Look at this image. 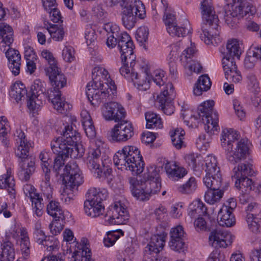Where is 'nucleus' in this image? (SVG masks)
<instances>
[{
  "mask_svg": "<svg viewBox=\"0 0 261 261\" xmlns=\"http://www.w3.org/2000/svg\"><path fill=\"white\" fill-rule=\"evenodd\" d=\"M16 133V141L18 145L15 153L20 160L18 175L21 180L27 181L35 171V161L33 158L29 156L31 144L27 141L24 133L21 130L17 131Z\"/></svg>",
  "mask_w": 261,
  "mask_h": 261,
  "instance_id": "39448f33",
  "label": "nucleus"
},
{
  "mask_svg": "<svg viewBox=\"0 0 261 261\" xmlns=\"http://www.w3.org/2000/svg\"><path fill=\"white\" fill-rule=\"evenodd\" d=\"M14 186L15 182L11 175V170L8 169L7 173L0 177V189H6L10 195H13L15 194Z\"/></svg>",
  "mask_w": 261,
  "mask_h": 261,
  "instance_id": "f704fd0d",
  "label": "nucleus"
},
{
  "mask_svg": "<svg viewBox=\"0 0 261 261\" xmlns=\"http://www.w3.org/2000/svg\"><path fill=\"white\" fill-rule=\"evenodd\" d=\"M42 57L48 62L49 66L45 68V72H48L49 70L57 67L56 61L53 54L47 50H44L41 53Z\"/></svg>",
  "mask_w": 261,
  "mask_h": 261,
  "instance_id": "6e6d98bb",
  "label": "nucleus"
},
{
  "mask_svg": "<svg viewBox=\"0 0 261 261\" xmlns=\"http://www.w3.org/2000/svg\"><path fill=\"white\" fill-rule=\"evenodd\" d=\"M63 137H59L54 138L50 143V147L53 152L57 155L54 159L53 170L55 173L56 177H58L59 174L64 172L65 168L70 163L76 164L74 161L69 162L66 166H64L65 160L69 156L75 157L73 154L74 150H72L68 144L63 142Z\"/></svg>",
  "mask_w": 261,
  "mask_h": 261,
  "instance_id": "1a4fd4ad",
  "label": "nucleus"
},
{
  "mask_svg": "<svg viewBox=\"0 0 261 261\" xmlns=\"http://www.w3.org/2000/svg\"><path fill=\"white\" fill-rule=\"evenodd\" d=\"M246 211L247 213V215H252L253 216L261 215V211L258 207V204L253 202L252 200L248 204Z\"/></svg>",
  "mask_w": 261,
  "mask_h": 261,
  "instance_id": "774afa93",
  "label": "nucleus"
},
{
  "mask_svg": "<svg viewBox=\"0 0 261 261\" xmlns=\"http://www.w3.org/2000/svg\"><path fill=\"white\" fill-rule=\"evenodd\" d=\"M86 155L85 163L87 168L92 172L100 175L101 172L99 168L103 164L100 148L96 146L90 147Z\"/></svg>",
  "mask_w": 261,
  "mask_h": 261,
  "instance_id": "a211bd4d",
  "label": "nucleus"
},
{
  "mask_svg": "<svg viewBox=\"0 0 261 261\" xmlns=\"http://www.w3.org/2000/svg\"><path fill=\"white\" fill-rule=\"evenodd\" d=\"M252 165L250 164H241L233 169L234 175L232 178H240L243 177H248L252 175Z\"/></svg>",
  "mask_w": 261,
  "mask_h": 261,
  "instance_id": "79ce46f5",
  "label": "nucleus"
},
{
  "mask_svg": "<svg viewBox=\"0 0 261 261\" xmlns=\"http://www.w3.org/2000/svg\"><path fill=\"white\" fill-rule=\"evenodd\" d=\"M104 3L110 7L118 5L122 8V21L127 29H132L137 21V18L143 19L146 16L145 6L141 1L134 0H103Z\"/></svg>",
  "mask_w": 261,
  "mask_h": 261,
  "instance_id": "7ed1b4c3",
  "label": "nucleus"
},
{
  "mask_svg": "<svg viewBox=\"0 0 261 261\" xmlns=\"http://www.w3.org/2000/svg\"><path fill=\"white\" fill-rule=\"evenodd\" d=\"M120 236L118 232L110 231L108 232L107 236L103 239V243L105 246L109 247L112 246L116 241L119 238Z\"/></svg>",
  "mask_w": 261,
  "mask_h": 261,
  "instance_id": "e2e57ef3",
  "label": "nucleus"
},
{
  "mask_svg": "<svg viewBox=\"0 0 261 261\" xmlns=\"http://www.w3.org/2000/svg\"><path fill=\"white\" fill-rule=\"evenodd\" d=\"M50 175H45L44 180L41 185L44 196L45 195L48 199L50 198L53 192V188L50 186Z\"/></svg>",
  "mask_w": 261,
  "mask_h": 261,
  "instance_id": "052dcab7",
  "label": "nucleus"
},
{
  "mask_svg": "<svg viewBox=\"0 0 261 261\" xmlns=\"http://www.w3.org/2000/svg\"><path fill=\"white\" fill-rule=\"evenodd\" d=\"M143 178L145 180L144 192L148 200L151 194H155L160 191L161 183L158 172L152 167L144 174Z\"/></svg>",
  "mask_w": 261,
  "mask_h": 261,
  "instance_id": "dca6fc26",
  "label": "nucleus"
},
{
  "mask_svg": "<svg viewBox=\"0 0 261 261\" xmlns=\"http://www.w3.org/2000/svg\"><path fill=\"white\" fill-rule=\"evenodd\" d=\"M13 30L11 26L4 22L0 23V37L2 42L10 46L13 42Z\"/></svg>",
  "mask_w": 261,
  "mask_h": 261,
  "instance_id": "4c0bfd02",
  "label": "nucleus"
},
{
  "mask_svg": "<svg viewBox=\"0 0 261 261\" xmlns=\"http://www.w3.org/2000/svg\"><path fill=\"white\" fill-rule=\"evenodd\" d=\"M108 196L105 189L101 190L91 188L86 194L87 199L84 202L85 213L93 218L97 217L103 214L105 206L102 202Z\"/></svg>",
  "mask_w": 261,
  "mask_h": 261,
  "instance_id": "9d476101",
  "label": "nucleus"
},
{
  "mask_svg": "<svg viewBox=\"0 0 261 261\" xmlns=\"http://www.w3.org/2000/svg\"><path fill=\"white\" fill-rule=\"evenodd\" d=\"M241 54V49L239 41L233 39L228 40L226 44V51L224 53V56L234 58L236 57L239 59Z\"/></svg>",
  "mask_w": 261,
  "mask_h": 261,
  "instance_id": "a19ab883",
  "label": "nucleus"
},
{
  "mask_svg": "<svg viewBox=\"0 0 261 261\" xmlns=\"http://www.w3.org/2000/svg\"><path fill=\"white\" fill-rule=\"evenodd\" d=\"M170 137L173 145L176 149H180L184 145V137L185 135L184 130L177 128L170 132Z\"/></svg>",
  "mask_w": 261,
  "mask_h": 261,
  "instance_id": "c03bdc74",
  "label": "nucleus"
},
{
  "mask_svg": "<svg viewBox=\"0 0 261 261\" xmlns=\"http://www.w3.org/2000/svg\"><path fill=\"white\" fill-rule=\"evenodd\" d=\"M248 228L254 233L261 231V215L253 216L252 215H247L246 217Z\"/></svg>",
  "mask_w": 261,
  "mask_h": 261,
  "instance_id": "a18cd8bd",
  "label": "nucleus"
},
{
  "mask_svg": "<svg viewBox=\"0 0 261 261\" xmlns=\"http://www.w3.org/2000/svg\"><path fill=\"white\" fill-rule=\"evenodd\" d=\"M196 188L195 178L191 177L182 185L178 187V191L182 194H188L192 193Z\"/></svg>",
  "mask_w": 261,
  "mask_h": 261,
  "instance_id": "5fc2aeb1",
  "label": "nucleus"
},
{
  "mask_svg": "<svg viewBox=\"0 0 261 261\" xmlns=\"http://www.w3.org/2000/svg\"><path fill=\"white\" fill-rule=\"evenodd\" d=\"M169 246L172 250L179 253H184L187 248L184 239H177L174 241L170 240L169 242Z\"/></svg>",
  "mask_w": 261,
  "mask_h": 261,
  "instance_id": "13d9d810",
  "label": "nucleus"
},
{
  "mask_svg": "<svg viewBox=\"0 0 261 261\" xmlns=\"http://www.w3.org/2000/svg\"><path fill=\"white\" fill-rule=\"evenodd\" d=\"M116 89L114 82L110 78L108 71L97 67L92 70V82L87 86L86 95L92 105L96 107L111 96L110 91Z\"/></svg>",
  "mask_w": 261,
  "mask_h": 261,
  "instance_id": "f257e3e1",
  "label": "nucleus"
},
{
  "mask_svg": "<svg viewBox=\"0 0 261 261\" xmlns=\"http://www.w3.org/2000/svg\"><path fill=\"white\" fill-rule=\"evenodd\" d=\"M164 235L155 234L151 237L149 243L145 247L143 261H148L152 257L159 256V253L163 249L165 239Z\"/></svg>",
  "mask_w": 261,
  "mask_h": 261,
  "instance_id": "f3484780",
  "label": "nucleus"
},
{
  "mask_svg": "<svg viewBox=\"0 0 261 261\" xmlns=\"http://www.w3.org/2000/svg\"><path fill=\"white\" fill-rule=\"evenodd\" d=\"M10 95L18 102L22 99H24L25 96L28 98L29 93H27L24 84L21 83H15L11 87Z\"/></svg>",
  "mask_w": 261,
  "mask_h": 261,
  "instance_id": "c9c22d12",
  "label": "nucleus"
},
{
  "mask_svg": "<svg viewBox=\"0 0 261 261\" xmlns=\"http://www.w3.org/2000/svg\"><path fill=\"white\" fill-rule=\"evenodd\" d=\"M46 211L47 213L55 219L61 220L62 222L64 221L65 218L59 202L51 200L47 205Z\"/></svg>",
  "mask_w": 261,
  "mask_h": 261,
  "instance_id": "e433bc0d",
  "label": "nucleus"
},
{
  "mask_svg": "<svg viewBox=\"0 0 261 261\" xmlns=\"http://www.w3.org/2000/svg\"><path fill=\"white\" fill-rule=\"evenodd\" d=\"M65 169V171L59 173L58 176L64 186L61 199L66 203H69L72 199L73 189L83 184L84 178L77 164L70 163Z\"/></svg>",
  "mask_w": 261,
  "mask_h": 261,
  "instance_id": "0eeeda50",
  "label": "nucleus"
},
{
  "mask_svg": "<svg viewBox=\"0 0 261 261\" xmlns=\"http://www.w3.org/2000/svg\"><path fill=\"white\" fill-rule=\"evenodd\" d=\"M59 241L53 236L48 237L44 240L43 245L46 247L48 251H53L57 250L59 248Z\"/></svg>",
  "mask_w": 261,
  "mask_h": 261,
  "instance_id": "bf43d9fd",
  "label": "nucleus"
},
{
  "mask_svg": "<svg viewBox=\"0 0 261 261\" xmlns=\"http://www.w3.org/2000/svg\"><path fill=\"white\" fill-rule=\"evenodd\" d=\"M146 121V127L147 128H162L163 124L160 117L153 112H147L145 115Z\"/></svg>",
  "mask_w": 261,
  "mask_h": 261,
  "instance_id": "37998d69",
  "label": "nucleus"
},
{
  "mask_svg": "<svg viewBox=\"0 0 261 261\" xmlns=\"http://www.w3.org/2000/svg\"><path fill=\"white\" fill-rule=\"evenodd\" d=\"M209 240L211 245L216 248H226L232 242L231 234L220 228H217L211 232Z\"/></svg>",
  "mask_w": 261,
  "mask_h": 261,
  "instance_id": "6ab92c4d",
  "label": "nucleus"
},
{
  "mask_svg": "<svg viewBox=\"0 0 261 261\" xmlns=\"http://www.w3.org/2000/svg\"><path fill=\"white\" fill-rule=\"evenodd\" d=\"M150 77L147 73L139 75L137 80H134V83L137 89L140 91H145L150 87Z\"/></svg>",
  "mask_w": 261,
  "mask_h": 261,
  "instance_id": "49530a36",
  "label": "nucleus"
},
{
  "mask_svg": "<svg viewBox=\"0 0 261 261\" xmlns=\"http://www.w3.org/2000/svg\"><path fill=\"white\" fill-rule=\"evenodd\" d=\"M225 2L224 19L230 27H235L239 19L247 14L254 13L253 6L245 0H225Z\"/></svg>",
  "mask_w": 261,
  "mask_h": 261,
  "instance_id": "6e6552de",
  "label": "nucleus"
},
{
  "mask_svg": "<svg viewBox=\"0 0 261 261\" xmlns=\"http://www.w3.org/2000/svg\"><path fill=\"white\" fill-rule=\"evenodd\" d=\"M186 70H188L191 73L192 72L199 73L201 71L202 66L197 61L193 60L182 64Z\"/></svg>",
  "mask_w": 261,
  "mask_h": 261,
  "instance_id": "0e129e2a",
  "label": "nucleus"
},
{
  "mask_svg": "<svg viewBox=\"0 0 261 261\" xmlns=\"http://www.w3.org/2000/svg\"><path fill=\"white\" fill-rule=\"evenodd\" d=\"M46 84L40 80H36L31 86L30 91L28 96L27 106L30 110H38L48 98V94L45 93Z\"/></svg>",
  "mask_w": 261,
  "mask_h": 261,
  "instance_id": "f8f14e48",
  "label": "nucleus"
},
{
  "mask_svg": "<svg viewBox=\"0 0 261 261\" xmlns=\"http://www.w3.org/2000/svg\"><path fill=\"white\" fill-rule=\"evenodd\" d=\"M200 10L203 21L201 26V40L207 45L219 44L222 40L219 32L220 27L218 24V16L213 13L211 1L203 0L201 2Z\"/></svg>",
  "mask_w": 261,
  "mask_h": 261,
  "instance_id": "f03ea898",
  "label": "nucleus"
},
{
  "mask_svg": "<svg viewBox=\"0 0 261 261\" xmlns=\"http://www.w3.org/2000/svg\"><path fill=\"white\" fill-rule=\"evenodd\" d=\"M201 172L204 170L206 175H214L220 173V169L217 166V161L215 156L207 155L203 161H202L200 165Z\"/></svg>",
  "mask_w": 261,
  "mask_h": 261,
  "instance_id": "cd10ccee",
  "label": "nucleus"
},
{
  "mask_svg": "<svg viewBox=\"0 0 261 261\" xmlns=\"http://www.w3.org/2000/svg\"><path fill=\"white\" fill-rule=\"evenodd\" d=\"M124 152L122 150L117 151L113 157L114 163L118 169H122L124 167L128 169V166L129 165L128 161H127Z\"/></svg>",
  "mask_w": 261,
  "mask_h": 261,
  "instance_id": "3c124183",
  "label": "nucleus"
},
{
  "mask_svg": "<svg viewBox=\"0 0 261 261\" xmlns=\"http://www.w3.org/2000/svg\"><path fill=\"white\" fill-rule=\"evenodd\" d=\"M122 149L127 161L129 163L128 170L136 174L142 173L144 170V163L138 148L135 146H125Z\"/></svg>",
  "mask_w": 261,
  "mask_h": 261,
  "instance_id": "4468645a",
  "label": "nucleus"
},
{
  "mask_svg": "<svg viewBox=\"0 0 261 261\" xmlns=\"http://www.w3.org/2000/svg\"><path fill=\"white\" fill-rule=\"evenodd\" d=\"M0 261H14L15 258V249L11 241L10 236L6 234L3 238L1 245Z\"/></svg>",
  "mask_w": 261,
  "mask_h": 261,
  "instance_id": "4be33fe9",
  "label": "nucleus"
},
{
  "mask_svg": "<svg viewBox=\"0 0 261 261\" xmlns=\"http://www.w3.org/2000/svg\"><path fill=\"white\" fill-rule=\"evenodd\" d=\"M174 92L173 85L171 83H168L166 84L163 91L158 96L155 102L159 103V108L164 113L170 115L173 113L174 108L172 104V101L174 97Z\"/></svg>",
  "mask_w": 261,
  "mask_h": 261,
  "instance_id": "2eb2a0df",
  "label": "nucleus"
},
{
  "mask_svg": "<svg viewBox=\"0 0 261 261\" xmlns=\"http://www.w3.org/2000/svg\"><path fill=\"white\" fill-rule=\"evenodd\" d=\"M112 215L107 222L112 225L125 224L129 219V214L126 208L120 202H116L111 207Z\"/></svg>",
  "mask_w": 261,
  "mask_h": 261,
  "instance_id": "aec40b11",
  "label": "nucleus"
},
{
  "mask_svg": "<svg viewBox=\"0 0 261 261\" xmlns=\"http://www.w3.org/2000/svg\"><path fill=\"white\" fill-rule=\"evenodd\" d=\"M239 134L232 129H225L222 133V146L226 152L227 160L234 164L245 159L249 154V143L246 139H241L237 143V148L233 150V144L238 139Z\"/></svg>",
  "mask_w": 261,
  "mask_h": 261,
  "instance_id": "20e7f679",
  "label": "nucleus"
},
{
  "mask_svg": "<svg viewBox=\"0 0 261 261\" xmlns=\"http://www.w3.org/2000/svg\"><path fill=\"white\" fill-rule=\"evenodd\" d=\"M254 245L257 248L251 251L250 257L253 260L255 258L257 261H261V238H258L255 241Z\"/></svg>",
  "mask_w": 261,
  "mask_h": 261,
  "instance_id": "338daca9",
  "label": "nucleus"
},
{
  "mask_svg": "<svg viewBox=\"0 0 261 261\" xmlns=\"http://www.w3.org/2000/svg\"><path fill=\"white\" fill-rule=\"evenodd\" d=\"M222 64L225 73L237 70L234 58L224 56L222 60Z\"/></svg>",
  "mask_w": 261,
  "mask_h": 261,
  "instance_id": "4d7b16f0",
  "label": "nucleus"
},
{
  "mask_svg": "<svg viewBox=\"0 0 261 261\" xmlns=\"http://www.w3.org/2000/svg\"><path fill=\"white\" fill-rule=\"evenodd\" d=\"M119 109L118 108V102H110L105 103L102 108V115L106 120L111 121V119L114 116V111Z\"/></svg>",
  "mask_w": 261,
  "mask_h": 261,
  "instance_id": "de8ad7c7",
  "label": "nucleus"
},
{
  "mask_svg": "<svg viewBox=\"0 0 261 261\" xmlns=\"http://www.w3.org/2000/svg\"><path fill=\"white\" fill-rule=\"evenodd\" d=\"M196 54V50L195 48L192 46L188 47L182 52L180 56V60L182 64L191 62L194 59L192 58L194 57Z\"/></svg>",
  "mask_w": 261,
  "mask_h": 261,
  "instance_id": "680f3d73",
  "label": "nucleus"
},
{
  "mask_svg": "<svg viewBox=\"0 0 261 261\" xmlns=\"http://www.w3.org/2000/svg\"><path fill=\"white\" fill-rule=\"evenodd\" d=\"M47 30L53 39L56 41H61L64 36V31L63 28L58 27L56 24H49Z\"/></svg>",
  "mask_w": 261,
  "mask_h": 261,
  "instance_id": "603ef678",
  "label": "nucleus"
},
{
  "mask_svg": "<svg viewBox=\"0 0 261 261\" xmlns=\"http://www.w3.org/2000/svg\"><path fill=\"white\" fill-rule=\"evenodd\" d=\"M118 46L119 48L121 54L126 53L132 54L135 48L130 36L125 32L120 34L118 41Z\"/></svg>",
  "mask_w": 261,
  "mask_h": 261,
  "instance_id": "c756f323",
  "label": "nucleus"
},
{
  "mask_svg": "<svg viewBox=\"0 0 261 261\" xmlns=\"http://www.w3.org/2000/svg\"><path fill=\"white\" fill-rule=\"evenodd\" d=\"M223 193V190H214L211 189H208L207 191L205 193V200L210 204H214L222 198Z\"/></svg>",
  "mask_w": 261,
  "mask_h": 261,
  "instance_id": "09e8293b",
  "label": "nucleus"
},
{
  "mask_svg": "<svg viewBox=\"0 0 261 261\" xmlns=\"http://www.w3.org/2000/svg\"><path fill=\"white\" fill-rule=\"evenodd\" d=\"M166 171L170 178L177 180L183 177L186 174V169L174 163H167L165 167Z\"/></svg>",
  "mask_w": 261,
  "mask_h": 261,
  "instance_id": "72a5a7b5",
  "label": "nucleus"
},
{
  "mask_svg": "<svg viewBox=\"0 0 261 261\" xmlns=\"http://www.w3.org/2000/svg\"><path fill=\"white\" fill-rule=\"evenodd\" d=\"M6 56L9 61L8 66L14 75L20 72L21 56L19 52L15 49L9 47L6 52Z\"/></svg>",
  "mask_w": 261,
  "mask_h": 261,
  "instance_id": "b1692460",
  "label": "nucleus"
},
{
  "mask_svg": "<svg viewBox=\"0 0 261 261\" xmlns=\"http://www.w3.org/2000/svg\"><path fill=\"white\" fill-rule=\"evenodd\" d=\"M212 83L208 75L203 74L200 76L195 83L193 88V94L195 96L202 95L203 92L210 89Z\"/></svg>",
  "mask_w": 261,
  "mask_h": 261,
  "instance_id": "7c9ffc66",
  "label": "nucleus"
},
{
  "mask_svg": "<svg viewBox=\"0 0 261 261\" xmlns=\"http://www.w3.org/2000/svg\"><path fill=\"white\" fill-rule=\"evenodd\" d=\"M81 121L86 136L90 138H93L96 135V131L92 120L89 112L83 110L81 113Z\"/></svg>",
  "mask_w": 261,
  "mask_h": 261,
  "instance_id": "c85d7f7f",
  "label": "nucleus"
},
{
  "mask_svg": "<svg viewBox=\"0 0 261 261\" xmlns=\"http://www.w3.org/2000/svg\"><path fill=\"white\" fill-rule=\"evenodd\" d=\"M134 135L132 124L127 121H122L111 129L109 137L112 142L121 143L128 140Z\"/></svg>",
  "mask_w": 261,
  "mask_h": 261,
  "instance_id": "ddd939ff",
  "label": "nucleus"
},
{
  "mask_svg": "<svg viewBox=\"0 0 261 261\" xmlns=\"http://www.w3.org/2000/svg\"><path fill=\"white\" fill-rule=\"evenodd\" d=\"M236 179V187L242 190V192L248 193L252 190L253 182L252 180L248 177L234 178Z\"/></svg>",
  "mask_w": 261,
  "mask_h": 261,
  "instance_id": "8fccbe9b",
  "label": "nucleus"
},
{
  "mask_svg": "<svg viewBox=\"0 0 261 261\" xmlns=\"http://www.w3.org/2000/svg\"><path fill=\"white\" fill-rule=\"evenodd\" d=\"M107 32L106 44L110 48H114L118 44V41L120 36L118 27L110 23L105 24L103 28Z\"/></svg>",
  "mask_w": 261,
  "mask_h": 261,
  "instance_id": "393cba45",
  "label": "nucleus"
},
{
  "mask_svg": "<svg viewBox=\"0 0 261 261\" xmlns=\"http://www.w3.org/2000/svg\"><path fill=\"white\" fill-rule=\"evenodd\" d=\"M197 154L190 153L185 156V159L188 165L191 167L195 175L200 176L201 174L200 165L202 161H200Z\"/></svg>",
  "mask_w": 261,
  "mask_h": 261,
  "instance_id": "58836bf2",
  "label": "nucleus"
},
{
  "mask_svg": "<svg viewBox=\"0 0 261 261\" xmlns=\"http://www.w3.org/2000/svg\"><path fill=\"white\" fill-rule=\"evenodd\" d=\"M214 106L213 100L204 101L198 108V115H193L190 118L193 122V120H197L198 117H201L204 124V129L210 134H214L219 129L218 115L217 112L214 111Z\"/></svg>",
  "mask_w": 261,
  "mask_h": 261,
  "instance_id": "9b49d317",
  "label": "nucleus"
},
{
  "mask_svg": "<svg viewBox=\"0 0 261 261\" xmlns=\"http://www.w3.org/2000/svg\"><path fill=\"white\" fill-rule=\"evenodd\" d=\"M62 133L63 136L61 137L63 138V142L66 143L72 150L74 149L75 151H77V148L75 147V145L80 139L79 133L69 125L65 126Z\"/></svg>",
  "mask_w": 261,
  "mask_h": 261,
  "instance_id": "bb28decb",
  "label": "nucleus"
},
{
  "mask_svg": "<svg viewBox=\"0 0 261 261\" xmlns=\"http://www.w3.org/2000/svg\"><path fill=\"white\" fill-rule=\"evenodd\" d=\"M81 248L79 251L71 253L70 261H93L91 258V251L88 247L85 240L83 241Z\"/></svg>",
  "mask_w": 261,
  "mask_h": 261,
  "instance_id": "473e14b6",
  "label": "nucleus"
},
{
  "mask_svg": "<svg viewBox=\"0 0 261 261\" xmlns=\"http://www.w3.org/2000/svg\"><path fill=\"white\" fill-rule=\"evenodd\" d=\"M218 223L220 226L231 227L234 225L236 219L231 211L227 206H222L218 214Z\"/></svg>",
  "mask_w": 261,
  "mask_h": 261,
  "instance_id": "a878e982",
  "label": "nucleus"
},
{
  "mask_svg": "<svg viewBox=\"0 0 261 261\" xmlns=\"http://www.w3.org/2000/svg\"><path fill=\"white\" fill-rule=\"evenodd\" d=\"M167 31L170 35L174 37H184L186 35L191 33V28L188 20L185 19L183 25L179 26L177 24L168 27Z\"/></svg>",
  "mask_w": 261,
  "mask_h": 261,
  "instance_id": "2f4dec72",
  "label": "nucleus"
},
{
  "mask_svg": "<svg viewBox=\"0 0 261 261\" xmlns=\"http://www.w3.org/2000/svg\"><path fill=\"white\" fill-rule=\"evenodd\" d=\"M121 58L122 63H126L127 64V65L129 64L130 68L134 70L135 65L136 64V56L134 54L133 51L132 54H121Z\"/></svg>",
  "mask_w": 261,
  "mask_h": 261,
  "instance_id": "69168bd1",
  "label": "nucleus"
},
{
  "mask_svg": "<svg viewBox=\"0 0 261 261\" xmlns=\"http://www.w3.org/2000/svg\"><path fill=\"white\" fill-rule=\"evenodd\" d=\"M130 189L133 195L140 201L147 200V196L145 192V180L138 179L136 177L128 178Z\"/></svg>",
  "mask_w": 261,
  "mask_h": 261,
  "instance_id": "5701e85b",
  "label": "nucleus"
},
{
  "mask_svg": "<svg viewBox=\"0 0 261 261\" xmlns=\"http://www.w3.org/2000/svg\"><path fill=\"white\" fill-rule=\"evenodd\" d=\"M35 188L30 185H27L23 188L25 195L30 198L32 202L34 213L38 217H40L43 213L44 203L43 198L40 197L39 194L34 192Z\"/></svg>",
  "mask_w": 261,
  "mask_h": 261,
  "instance_id": "412c9836",
  "label": "nucleus"
},
{
  "mask_svg": "<svg viewBox=\"0 0 261 261\" xmlns=\"http://www.w3.org/2000/svg\"><path fill=\"white\" fill-rule=\"evenodd\" d=\"M203 180L204 185L208 189L214 190H222L220 188L222 185V179L220 173L215 174V175L205 176Z\"/></svg>",
  "mask_w": 261,
  "mask_h": 261,
  "instance_id": "ea45409f",
  "label": "nucleus"
},
{
  "mask_svg": "<svg viewBox=\"0 0 261 261\" xmlns=\"http://www.w3.org/2000/svg\"><path fill=\"white\" fill-rule=\"evenodd\" d=\"M48 76L50 81L54 87V89L47 91L48 98L51 100L54 108L59 113L64 114L70 109V105L65 101L63 97H61V93L59 90L66 85V78L61 73L58 67L51 69L48 72H45Z\"/></svg>",
  "mask_w": 261,
  "mask_h": 261,
  "instance_id": "423d86ee",
  "label": "nucleus"
},
{
  "mask_svg": "<svg viewBox=\"0 0 261 261\" xmlns=\"http://www.w3.org/2000/svg\"><path fill=\"white\" fill-rule=\"evenodd\" d=\"M122 64V66L119 69L120 74L125 78L130 79L132 81H134V80H137L138 73L135 71V69L134 68V70H133L126 63Z\"/></svg>",
  "mask_w": 261,
  "mask_h": 261,
  "instance_id": "864d4df0",
  "label": "nucleus"
}]
</instances>
